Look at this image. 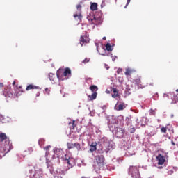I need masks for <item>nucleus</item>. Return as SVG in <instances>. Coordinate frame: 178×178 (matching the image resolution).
<instances>
[{
    "label": "nucleus",
    "mask_w": 178,
    "mask_h": 178,
    "mask_svg": "<svg viewBox=\"0 0 178 178\" xmlns=\"http://www.w3.org/2000/svg\"><path fill=\"white\" fill-rule=\"evenodd\" d=\"M56 76L61 81L67 80L72 77V70L69 67H66L65 70L60 68L56 72Z\"/></svg>",
    "instance_id": "obj_1"
},
{
    "label": "nucleus",
    "mask_w": 178,
    "mask_h": 178,
    "mask_svg": "<svg viewBox=\"0 0 178 178\" xmlns=\"http://www.w3.org/2000/svg\"><path fill=\"white\" fill-rule=\"evenodd\" d=\"M95 160L97 165H95L94 168L96 170H99L105 165V156L102 154L97 155L95 156Z\"/></svg>",
    "instance_id": "obj_2"
},
{
    "label": "nucleus",
    "mask_w": 178,
    "mask_h": 178,
    "mask_svg": "<svg viewBox=\"0 0 178 178\" xmlns=\"http://www.w3.org/2000/svg\"><path fill=\"white\" fill-rule=\"evenodd\" d=\"M89 90L93 92L91 95H88V97L89 98V101H94V99H97V95H98V86L95 85H92L90 86Z\"/></svg>",
    "instance_id": "obj_3"
},
{
    "label": "nucleus",
    "mask_w": 178,
    "mask_h": 178,
    "mask_svg": "<svg viewBox=\"0 0 178 178\" xmlns=\"http://www.w3.org/2000/svg\"><path fill=\"white\" fill-rule=\"evenodd\" d=\"M129 173L133 178H140V172H138V168L136 166H130Z\"/></svg>",
    "instance_id": "obj_4"
},
{
    "label": "nucleus",
    "mask_w": 178,
    "mask_h": 178,
    "mask_svg": "<svg viewBox=\"0 0 178 178\" xmlns=\"http://www.w3.org/2000/svg\"><path fill=\"white\" fill-rule=\"evenodd\" d=\"M67 147L68 149H73V148H76L77 151H82L81 145L79 143H72L68 142L67 143Z\"/></svg>",
    "instance_id": "obj_5"
},
{
    "label": "nucleus",
    "mask_w": 178,
    "mask_h": 178,
    "mask_svg": "<svg viewBox=\"0 0 178 178\" xmlns=\"http://www.w3.org/2000/svg\"><path fill=\"white\" fill-rule=\"evenodd\" d=\"M3 95L8 98H12V97H13V92H12V88L10 86H6L3 91Z\"/></svg>",
    "instance_id": "obj_6"
},
{
    "label": "nucleus",
    "mask_w": 178,
    "mask_h": 178,
    "mask_svg": "<svg viewBox=\"0 0 178 178\" xmlns=\"http://www.w3.org/2000/svg\"><path fill=\"white\" fill-rule=\"evenodd\" d=\"M65 161H66L68 165V169H72L74 166V159L73 157H69L67 155H65Z\"/></svg>",
    "instance_id": "obj_7"
},
{
    "label": "nucleus",
    "mask_w": 178,
    "mask_h": 178,
    "mask_svg": "<svg viewBox=\"0 0 178 178\" xmlns=\"http://www.w3.org/2000/svg\"><path fill=\"white\" fill-rule=\"evenodd\" d=\"M89 22H91V24H95V26H98V24H101L102 23V20L101 17H92V18L88 17Z\"/></svg>",
    "instance_id": "obj_8"
},
{
    "label": "nucleus",
    "mask_w": 178,
    "mask_h": 178,
    "mask_svg": "<svg viewBox=\"0 0 178 178\" xmlns=\"http://www.w3.org/2000/svg\"><path fill=\"white\" fill-rule=\"evenodd\" d=\"M125 131L123 128H118L116 130L115 136H117L118 138H123L124 136Z\"/></svg>",
    "instance_id": "obj_9"
},
{
    "label": "nucleus",
    "mask_w": 178,
    "mask_h": 178,
    "mask_svg": "<svg viewBox=\"0 0 178 178\" xmlns=\"http://www.w3.org/2000/svg\"><path fill=\"white\" fill-rule=\"evenodd\" d=\"M79 42L81 47H83L85 44H88L90 42V38H88L87 35L81 36Z\"/></svg>",
    "instance_id": "obj_10"
},
{
    "label": "nucleus",
    "mask_w": 178,
    "mask_h": 178,
    "mask_svg": "<svg viewBox=\"0 0 178 178\" xmlns=\"http://www.w3.org/2000/svg\"><path fill=\"white\" fill-rule=\"evenodd\" d=\"M105 146L107 147L106 149V152L108 153L111 149L115 148V144L113 142L105 143Z\"/></svg>",
    "instance_id": "obj_11"
},
{
    "label": "nucleus",
    "mask_w": 178,
    "mask_h": 178,
    "mask_svg": "<svg viewBox=\"0 0 178 178\" xmlns=\"http://www.w3.org/2000/svg\"><path fill=\"white\" fill-rule=\"evenodd\" d=\"M156 159L158 161V165H163L166 161L165 156L162 154H159L158 156H156Z\"/></svg>",
    "instance_id": "obj_12"
},
{
    "label": "nucleus",
    "mask_w": 178,
    "mask_h": 178,
    "mask_svg": "<svg viewBox=\"0 0 178 178\" xmlns=\"http://www.w3.org/2000/svg\"><path fill=\"white\" fill-rule=\"evenodd\" d=\"M111 92H113V94L111 95L112 98H120V95H119V90L115 88H111Z\"/></svg>",
    "instance_id": "obj_13"
},
{
    "label": "nucleus",
    "mask_w": 178,
    "mask_h": 178,
    "mask_svg": "<svg viewBox=\"0 0 178 178\" xmlns=\"http://www.w3.org/2000/svg\"><path fill=\"white\" fill-rule=\"evenodd\" d=\"M76 9L78 10L77 14H74V17L76 19L78 17V19H81V6L80 4H78L76 6Z\"/></svg>",
    "instance_id": "obj_14"
},
{
    "label": "nucleus",
    "mask_w": 178,
    "mask_h": 178,
    "mask_svg": "<svg viewBox=\"0 0 178 178\" xmlns=\"http://www.w3.org/2000/svg\"><path fill=\"white\" fill-rule=\"evenodd\" d=\"M22 88V86H19V89L14 88V90L15 91L14 95H15V97H20L22 95V93L24 92V91Z\"/></svg>",
    "instance_id": "obj_15"
},
{
    "label": "nucleus",
    "mask_w": 178,
    "mask_h": 178,
    "mask_svg": "<svg viewBox=\"0 0 178 178\" xmlns=\"http://www.w3.org/2000/svg\"><path fill=\"white\" fill-rule=\"evenodd\" d=\"M125 108H126V104L124 103L116 104L115 106V111H123V109H125Z\"/></svg>",
    "instance_id": "obj_16"
},
{
    "label": "nucleus",
    "mask_w": 178,
    "mask_h": 178,
    "mask_svg": "<svg viewBox=\"0 0 178 178\" xmlns=\"http://www.w3.org/2000/svg\"><path fill=\"white\" fill-rule=\"evenodd\" d=\"M97 145H98V143H97V142L92 143L91 145H90V149L89 150V152H91L92 154V152L97 151Z\"/></svg>",
    "instance_id": "obj_17"
},
{
    "label": "nucleus",
    "mask_w": 178,
    "mask_h": 178,
    "mask_svg": "<svg viewBox=\"0 0 178 178\" xmlns=\"http://www.w3.org/2000/svg\"><path fill=\"white\" fill-rule=\"evenodd\" d=\"M176 93L174 94L171 104H177L178 102V89L176 90Z\"/></svg>",
    "instance_id": "obj_18"
},
{
    "label": "nucleus",
    "mask_w": 178,
    "mask_h": 178,
    "mask_svg": "<svg viewBox=\"0 0 178 178\" xmlns=\"http://www.w3.org/2000/svg\"><path fill=\"white\" fill-rule=\"evenodd\" d=\"M30 90H40V87L37 86H35V85H33V84H29L26 87V91H30Z\"/></svg>",
    "instance_id": "obj_19"
},
{
    "label": "nucleus",
    "mask_w": 178,
    "mask_h": 178,
    "mask_svg": "<svg viewBox=\"0 0 178 178\" xmlns=\"http://www.w3.org/2000/svg\"><path fill=\"white\" fill-rule=\"evenodd\" d=\"M49 79L51 83H55V81H56V75L54 73H49Z\"/></svg>",
    "instance_id": "obj_20"
},
{
    "label": "nucleus",
    "mask_w": 178,
    "mask_h": 178,
    "mask_svg": "<svg viewBox=\"0 0 178 178\" xmlns=\"http://www.w3.org/2000/svg\"><path fill=\"white\" fill-rule=\"evenodd\" d=\"M91 10H98V4L97 3H92L90 5Z\"/></svg>",
    "instance_id": "obj_21"
},
{
    "label": "nucleus",
    "mask_w": 178,
    "mask_h": 178,
    "mask_svg": "<svg viewBox=\"0 0 178 178\" xmlns=\"http://www.w3.org/2000/svg\"><path fill=\"white\" fill-rule=\"evenodd\" d=\"M6 138H8V137L6 136V134H5L3 133L0 134V142L1 143H3V141H5V140H6Z\"/></svg>",
    "instance_id": "obj_22"
},
{
    "label": "nucleus",
    "mask_w": 178,
    "mask_h": 178,
    "mask_svg": "<svg viewBox=\"0 0 178 178\" xmlns=\"http://www.w3.org/2000/svg\"><path fill=\"white\" fill-rule=\"evenodd\" d=\"M76 121L73 120L72 122L69 123L70 129V130H74V128L76 127Z\"/></svg>",
    "instance_id": "obj_23"
},
{
    "label": "nucleus",
    "mask_w": 178,
    "mask_h": 178,
    "mask_svg": "<svg viewBox=\"0 0 178 178\" xmlns=\"http://www.w3.org/2000/svg\"><path fill=\"white\" fill-rule=\"evenodd\" d=\"M106 51H113V48L112 47V45H111L110 43H107L106 44Z\"/></svg>",
    "instance_id": "obj_24"
},
{
    "label": "nucleus",
    "mask_w": 178,
    "mask_h": 178,
    "mask_svg": "<svg viewBox=\"0 0 178 178\" xmlns=\"http://www.w3.org/2000/svg\"><path fill=\"white\" fill-rule=\"evenodd\" d=\"M133 72H134L133 70L130 68H127L125 72V75L130 76L131 74H133Z\"/></svg>",
    "instance_id": "obj_25"
},
{
    "label": "nucleus",
    "mask_w": 178,
    "mask_h": 178,
    "mask_svg": "<svg viewBox=\"0 0 178 178\" xmlns=\"http://www.w3.org/2000/svg\"><path fill=\"white\" fill-rule=\"evenodd\" d=\"M38 144L40 147H42L44 144H45V140L44 139H40L38 141Z\"/></svg>",
    "instance_id": "obj_26"
},
{
    "label": "nucleus",
    "mask_w": 178,
    "mask_h": 178,
    "mask_svg": "<svg viewBox=\"0 0 178 178\" xmlns=\"http://www.w3.org/2000/svg\"><path fill=\"white\" fill-rule=\"evenodd\" d=\"M126 122H127V126H129V124H131V120L130 119V118L127 117L125 119Z\"/></svg>",
    "instance_id": "obj_27"
},
{
    "label": "nucleus",
    "mask_w": 178,
    "mask_h": 178,
    "mask_svg": "<svg viewBox=\"0 0 178 178\" xmlns=\"http://www.w3.org/2000/svg\"><path fill=\"white\" fill-rule=\"evenodd\" d=\"M135 83L138 86H141V79H135Z\"/></svg>",
    "instance_id": "obj_28"
},
{
    "label": "nucleus",
    "mask_w": 178,
    "mask_h": 178,
    "mask_svg": "<svg viewBox=\"0 0 178 178\" xmlns=\"http://www.w3.org/2000/svg\"><path fill=\"white\" fill-rule=\"evenodd\" d=\"M161 133L166 134V131H167L166 127H162L161 129Z\"/></svg>",
    "instance_id": "obj_29"
},
{
    "label": "nucleus",
    "mask_w": 178,
    "mask_h": 178,
    "mask_svg": "<svg viewBox=\"0 0 178 178\" xmlns=\"http://www.w3.org/2000/svg\"><path fill=\"white\" fill-rule=\"evenodd\" d=\"M47 166L48 168H52V163L51 161H47Z\"/></svg>",
    "instance_id": "obj_30"
},
{
    "label": "nucleus",
    "mask_w": 178,
    "mask_h": 178,
    "mask_svg": "<svg viewBox=\"0 0 178 178\" xmlns=\"http://www.w3.org/2000/svg\"><path fill=\"white\" fill-rule=\"evenodd\" d=\"M88 62H90V58H85L83 63H88Z\"/></svg>",
    "instance_id": "obj_31"
},
{
    "label": "nucleus",
    "mask_w": 178,
    "mask_h": 178,
    "mask_svg": "<svg viewBox=\"0 0 178 178\" xmlns=\"http://www.w3.org/2000/svg\"><path fill=\"white\" fill-rule=\"evenodd\" d=\"M51 148V146L49 145V146H47L44 148V149H45V151H48V149H49Z\"/></svg>",
    "instance_id": "obj_32"
},
{
    "label": "nucleus",
    "mask_w": 178,
    "mask_h": 178,
    "mask_svg": "<svg viewBox=\"0 0 178 178\" xmlns=\"http://www.w3.org/2000/svg\"><path fill=\"white\" fill-rule=\"evenodd\" d=\"M163 98H169V95L164 93L163 94Z\"/></svg>",
    "instance_id": "obj_33"
},
{
    "label": "nucleus",
    "mask_w": 178,
    "mask_h": 178,
    "mask_svg": "<svg viewBox=\"0 0 178 178\" xmlns=\"http://www.w3.org/2000/svg\"><path fill=\"white\" fill-rule=\"evenodd\" d=\"M131 0H127V4H126V6H125V8H127V6L129 5V3H130V1H131Z\"/></svg>",
    "instance_id": "obj_34"
},
{
    "label": "nucleus",
    "mask_w": 178,
    "mask_h": 178,
    "mask_svg": "<svg viewBox=\"0 0 178 178\" xmlns=\"http://www.w3.org/2000/svg\"><path fill=\"white\" fill-rule=\"evenodd\" d=\"M120 72H122V70L118 69V71H117L118 74H119V73H120Z\"/></svg>",
    "instance_id": "obj_35"
},
{
    "label": "nucleus",
    "mask_w": 178,
    "mask_h": 178,
    "mask_svg": "<svg viewBox=\"0 0 178 178\" xmlns=\"http://www.w3.org/2000/svg\"><path fill=\"white\" fill-rule=\"evenodd\" d=\"M3 83H0V88H3Z\"/></svg>",
    "instance_id": "obj_36"
},
{
    "label": "nucleus",
    "mask_w": 178,
    "mask_h": 178,
    "mask_svg": "<svg viewBox=\"0 0 178 178\" xmlns=\"http://www.w3.org/2000/svg\"><path fill=\"white\" fill-rule=\"evenodd\" d=\"M0 119H1V120H2V119H3V115H0Z\"/></svg>",
    "instance_id": "obj_37"
},
{
    "label": "nucleus",
    "mask_w": 178,
    "mask_h": 178,
    "mask_svg": "<svg viewBox=\"0 0 178 178\" xmlns=\"http://www.w3.org/2000/svg\"><path fill=\"white\" fill-rule=\"evenodd\" d=\"M45 91H46V92H49V89H48V88H47L45 89Z\"/></svg>",
    "instance_id": "obj_38"
},
{
    "label": "nucleus",
    "mask_w": 178,
    "mask_h": 178,
    "mask_svg": "<svg viewBox=\"0 0 178 178\" xmlns=\"http://www.w3.org/2000/svg\"><path fill=\"white\" fill-rule=\"evenodd\" d=\"M59 152H63V149H58Z\"/></svg>",
    "instance_id": "obj_39"
},
{
    "label": "nucleus",
    "mask_w": 178,
    "mask_h": 178,
    "mask_svg": "<svg viewBox=\"0 0 178 178\" xmlns=\"http://www.w3.org/2000/svg\"><path fill=\"white\" fill-rule=\"evenodd\" d=\"M13 86H16V81H14L13 82Z\"/></svg>",
    "instance_id": "obj_40"
},
{
    "label": "nucleus",
    "mask_w": 178,
    "mask_h": 178,
    "mask_svg": "<svg viewBox=\"0 0 178 178\" xmlns=\"http://www.w3.org/2000/svg\"><path fill=\"white\" fill-rule=\"evenodd\" d=\"M88 80H91V78H87V79H86V81H88Z\"/></svg>",
    "instance_id": "obj_41"
},
{
    "label": "nucleus",
    "mask_w": 178,
    "mask_h": 178,
    "mask_svg": "<svg viewBox=\"0 0 178 178\" xmlns=\"http://www.w3.org/2000/svg\"><path fill=\"white\" fill-rule=\"evenodd\" d=\"M171 143L172 144V145H175V142H173V140L171 141Z\"/></svg>",
    "instance_id": "obj_42"
},
{
    "label": "nucleus",
    "mask_w": 178,
    "mask_h": 178,
    "mask_svg": "<svg viewBox=\"0 0 178 178\" xmlns=\"http://www.w3.org/2000/svg\"><path fill=\"white\" fill-rule=\"evenodd\" d=\"M152 113L153 115H155V111H152Z\"/></svg>",
    "instance_id": "obj_43"
},
{
    "label": "nucleus",
    "mask_w": 178,
    "mask_h": 178,
    "mask_svg": "<svg viewBox=\"0 0 178 178\" xmlns=\"http://www.w3.org/2000/svg\"><path fill=\"white\" fill-rule=\"evenodd\" d=\"M103 40H106V37H103Z\"/></svg>",
    "instance_id": "obj_44"
},
{
    "label": "nucleus",
    "mask_w": 178,
    "mask_h": 178,
    "mask_svg": "<svg viewBox=\"0 0 178 178\" xmlns=\"http://www.w3.org/2000/svg\"><path fill=\"white\" fill-rule=\"evenodd\" d=\"M175 133V131L172 130V134Z\"/></svg>",
    "instance_id": "obj_45"
},
{
    "label": "nucleus",
    "mask_w": 178,
    "mask_h": 178,
    "mask_svg": "<svg viewBox=\"0 0 178 178\" xmlns=\"http://www.w3.org/2000/svg\"><path fill=\"white\" fill-rule=\"evenodd\" d=\"M106 69H109V67H106Z\"/></svg>",
    "instance_id": "obj_46"
}]
</instances>
